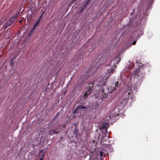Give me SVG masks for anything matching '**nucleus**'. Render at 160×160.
Masks as SVG:
<instances>
[{
    "label": "nucleus",
    "instance_id": "ddd939ff",
    "mask_svg": "<svg viewBox=\"0 0 160 160\" xmlns=\"http://www.w3.org/2000/svg\"><path fill=\"white\" fill-rule=\"evenodd\" d=\"M90 1H91V0H87V1H86L85 2V3L83 5V7L84 8L86 9V8L87 7V6H88L89 5V3L90 2Z\"/></svg>",
    "mask_w": 160,
    "mask_h": 160
},
{
    "label": "nucleus",
    "instance_id": "c756f323",
    "mask_svg": "<svg viewBox=\"0 0 160 160\" xmlns=\"http://www.w3.org/2000/svg\"><path fill=\"white\" fill-rule=\"evenodd\" d=\"M120 58H118V61H117V63L118 64V62H120Z\"/></svg>",
    "mask_w": 160,
    "mask_h": 160
},
{
    "label": "nucleus",
    "instance_id": "473e14b6",
    "mask_svg": "<svg viewBox=\"0 0 160 160\" xmlns=\"http://www.w3.org/2000/svg\"><path fill=\"white\" fill-rule=\"evenodd\" d=\"M76 0H72L71 3H72V2H73L75 1Z\"/></svg>",
    "mask_w": 160,
    "mask_h": 160
},
{
    "label": "nucleus",
    "instance_id": "dca6fc26",
    "mask_svg": "<svg viewBox=\"0 0 160 160\" xmlns=\"http://www.w3.org/2000/svg\"><path fill=\"white\" fill-rule=\"evenodd\" d=\"M78 111H79L78 106H77L76 109H75L74 111V113H78Z\"/></svg>",
    "mask_w": 160,
    "mask_h": 160
},
{
    "label": "nucleus",
    "instance_id": "20e7f679",
    "mask_svg": "<svg viewBox=\"0 0 160 160\" xmlns=\"http://www.w3.org/2000/svg\"><path fill=\"white\" fill-rule=\"evenodd\" d=\"M129 97L128 98H124L122 100L120 101L118 103V106L120 107L121 109L124 107L127 103L128 99H129Z\"/></svg>",
    "mask_w": 160,
    "mask_h": 160
},
{
    "label": "nucleus",
    "instance_id": "ea45409f",
    "mask_svg": "<svg viewBox=\"0 0 160 160\" xmlns=\"http://www.w3.org/2000/svg\"><path fill=\"white\" fill-rule=\"evenodd\" d=\"M138 39V38H137V39H136V40H137V39Z\"/></svg>",
    "mask_w": 160,
    "mask_h": 160
},
{
    "label": "nucleus",
    "instance_id": "f704fd0d",
    "mask_svg": "<svg viewBox=\"0 0 160 160\" xmlns=\"http://www.w3.org/2000/svg\"><path fill=\"white\" fill-rule=\"evenodd\" d=\"M102 92H103V93H104V94H106V93L104 92V90H102Z\"/></svg>",
    "mask_w": 160,
    "mask_h": 160
},
{
    "label": "nucleus",
    "instance_id": "4468645a",
    "mask_svg": "<svg viewBox=\"0 0 160 160\" xmlns=\"http://www.w3.org/2000/svg\"><path fill=\"white\" fill-rule=\"evenodd\" d=\"M77 106L79 111H80L81 109L83 110L86 109V107L83 105H78Z\"/></svg>",
    "mask_w": 160,
    "mask_h": 160
},
{
    "label": "nucleus",
    "instance_id": "bb28decb",
    "mask_svg": "<svg viewBox=\"0 0 160 160\" xmlns=\"http://www.w3.org/2000/svg\"><path fill=\"white\" fill-rule=\"evenodd\" d=\"M45 152H44L40 156V158H42V157L43 156V157H44V156L45 155Z\"/></svg>",
    "mask_w": 160,
    "mask_h": 160
},
{
    "label": "nucleus",
    "instance_id": "f8f14e48",
    "mask_svg": "<svg viewBox=\"0 0 160 160\" xmlns=\"http://www.w3.org/2000/svg\"><path fill=\"white\" fill-rule=\"evenodd\" d=\"M18 56V55H17L15 57L11 59L10 65L12 67L13 66H14V62L13 61V60L16 58Z\"/></svg>",
    "mask_w": 160,
    "mask_h": 160
},
{
    "label": "nucleus",
    "instance_id": "a211bd4d",
    "mask_svg": "<svg viewBox=\"0 0 160 160\" xmlns=\"http://www.w3.org/2000/svg\"><path fill=\"white\" fill-rule=\"evenodd\" d=\"M15 20V18H14L13 17V18H11L8 21H10V22H11V23L12 24V23Z\"/></svg>",
    "mask_w": 160,
    "mask_h": 160
},
{
    "label": "nucleus",
    "instance_id": "f257e3e1",
    "mask_svg": "<svg viewBox=\"0 0 160 160\" xmlns=\"http://www.w3.org/2000/svg\"><path fill=\"white\" fill-rule=\"evenodd\" d=\"M137 87L136 84H132L130 86L128 87L127 90L125 92L126 95L132 96L137 92Z\"/></svg>",
    "mask_w": 160,
    "mask_h": 160
},
{
    "label": "nucleus",
    "instance_id": "2f4dec72",
    "mask_svg": "<svg viewBox=\"0 0 160 160\" xmlns=\"http://www.w3.org/2000/svg\"><path fill=\"white\" fill-rule=\"evenodd\" d=\"M138 73H137V71L135 73V74H137V76H138Z\"/></svg>",
    "mask_w": 160,
    "mask_h": 160
},
{
    "label": "nucleus",
    "instance_id": "58836bf2",
    "mask_svg": "<svg viewBox=\"0 0 160 160\" xmlns=\"http://www.w3.org/2000/svg\"><path fill=\"white\" fill-rule=\"evenodd\" d=\"M142 78H143V76H142Z\"/></svg>",
    "mask_w": 160,
    "mask_h": 160
},
{
    "label": "nucleus",
    "instance_id": "2eb2a0df",
    "mask_svg": "<svg viewBox=\"0 0 160 160\" xmlns=\"http://www.w3.org/2000/svg\"><path fill=\"white\" fill-rule=\"evenodd\" d=\"M134 64L133 62L131 63L129 65L128 68L130 69H132L134 67Z\"/></svg>",
    "mask_w": 160,
    "mask_h": 160
},
{
    "label": "nucleus",
    "instance_id": "f3484780",
    "mask_svg": "<svg viewBox=\"0 0 160 160\" xmlns=\"http://www.w3.org/2000/svg\"><path fill=\"white\" fill-rule=\"evenodd\" d=\"M112 116L114 117H115L116 116H118L119 115V114L118 112H115L114 114H112Z\"/></svg>",
    "mask_w": 160,
    "mask_h": 160
},
{
    "label": "nucleus",
    "instance_id": "c9c22d12",
    "mask_svg": "<svg viewBox=\"0 0 160 160\" xmlns=\"http://www.w3.org/2000/svg\"><path fill=\"white\" fill-rule=\"evenodd\" d=\"M144 64H143L142 66V67H143V68H144Z\"/></svg>",
    "mask_w": 160,
    "mask_h": 160
},
{
    "label": "nucleus",
    "instance_id": "aec40b11",
    "mask_svg": "<svg viewBox=\"0 0 160 160\" xmlns=\"http://www.w3.org/2000/svg\"><path fill=\"white\" fill-rule=\"evenodd\" d=\"M3 19V18H2L1 20V22H0V25L1 24H2L4 22V21H5L6 20V19H4V20L2 21V20Z\"/></svg>",
    "mask_w": 160,
    "mask_h": 160
},
{
    "label": "nucleus",
    "instance_id": "6ab92c4d",
    "mask_svg": "<svg viewBox=\"0 0 160 160\" xmlns=\"http://www.w3.org/2000/svg\"><path fill=\"white\" fill-rule=\"evenodd\" d=\"M85 9V8H84L83 7H82V8H81L79 11V13H82L83 12V11H84V10Z\"/></svg>",
    "mask_w": 160,
    "mask_h": 160
},
{
    "label": "nucleus",
    "instance_id": "5701e85b",
    "mask_svg": "<svg viewBox=\"0 0 160 160\" xmlns=\"http://www.w3.org/2000/svg\"><path fill=\"white\" fill-rule=\"evenodd\" d=\"M83 58H78V60H77V62H78L79 61L80 62H82V61Z\"/></svg>",
    "mask_w": 160,
    "mask_h": 160
},
{
    "label": "nucleus",
    "instance_id": "1a4fd4ad",
    "mask_svg": "<svg viewBox=\"0 0 160 160\" xmlns=\"http://www.w3.org/2000/svg\"><path fill=\"white\" fill-rule=\"evenodd\" d=\"M92 110H94L95 109V111H96V110L98 109L99 105L98 104L95 103L94 104V105L93 104H92Z\"/></svg>",
    "mask_w": 160,
    "mask_h": 160
},
{
    "label": "nucleus",
    "instance_id": "423d86ee",
    "mask_svg": "<svg viewBox=\"0 0 160 160\" xmlns=\"http://www.w3.org/2000/svg\"><path fill=\"white\" fill-rule=\"evenodd\" d=\"M119 86L118 82L117 81L114 84H112V85L111 86V89L114 91L116 90L118 88Z\"/></svg>",
    "mask_w": 160,
    "mask_h": 160
},
{
    "label": "nucleus",
    "instance_id": "7ed1b4c3",
    "mask_svg": "<svg viewBox=\"0 0 160 160\" xmlns=\"http://www.w3.org/2000/svg\"><path fill=\"white\" fill-rule=\"evenodd\" d=\"M94 84L93 82H92L89 83V86L87 87L86 89V91L84 93V99H87L88 98V96L92 92L93 89Z\"/></svg>",
    "mask_w": 160,
    "mask_h": 160
},
{
    "label": "nucleus",
    "instance_id": "39448f33",
    "mask_svg": "<svg viewBox=\"0 0 160 160\" xmlns=\"http://www.w3.org/2000/svg\"><path fill=\"white\" fill-rule=\"evenodd\" d=\"M78 83L77 86L74 88L73 89V92H75L77 90L80 91L82 90V81H81L80 80L78 81Z\"/></svg>",
    "mask_w": 160,
    "mask_h": 160
},
{
    "label": "nucleus",
    "instance_id": "7c9ffc66",
    "mask_svg": "<svg viewBox=\"0 0 160 160\" xmlns=\"http://www.w3.org/2000/svg\"><path fill=\"white\" fill-rule=\"evenodd\" d=\"M43 156H42V158H40V160H43Z\"/></svg>",
    "mask_w": 160,
    "mask_h": 160
},
{
    "label": "nucleus",
    "instance_id": "6e6552de",
    "mask_svg": "<svg viewBox=\"0 0 160 160\" xmlns=\"http://www.w3.org/2000/svg\"><path fill=\"white\" fill-rule=\"evenodd\" d=\"M49 133L50 135L52 136L55 134H57L58 133V132L56 130L51 129L49 130Z\"/></svg>",
    "mask_w": 160,
    "mask_h": 160
},
{
    "label": "nucleus",
    "instance_id": "4be33fe9",
    "mask_svg": "<svg viewBox=\"0 0 160 160\" xmlns=\"http://www.w3.org/2000/svg\"><path fill=\"white\" fill-rule=\"evenodd\" d=\"M19 14V13H17L13 17L15 18V19L18 16Z\"/></svg>",
    "mask_w": 160,
    "mask_h": 160
},
{
    "label": "nucleus",
    "instance_id": "cd10ccee",
    "mask_svg": "<svg viewBox=\"0 0 160 160\" xmlns=\"http://www.w3.org/2000/svg\"><path fill=\"white\" fill-rule=\"evenodd\" d=\"M136 43V41H134V42H132V44L133 45H134Z\"/></svg>",
    "mask_w": 160,
    "mask_h": 160
},
{
    "label": "nucleus",
    "instance_id": "393cba45",
    "mask_svg": "<svg viewBox=\"0 0 160 160\" xmlns=\"http://www.w3.org/2000/svg\"><path fill=\"white\" fill-rule=\"evenodd\" d=\"M103 153L101 151L100 152V157H102L103 156Z\"/></svg>",
    "mask_w": 160,
    "mask_h": 160
},
{
    "label": "nucleus",
    "instance_id": "412c9836",
    "mask_svg": "<svg viewBox=\"0 0 160 160\" xmlns=\"http://www.w3.org/2000/svg\"><path fill=\"white\" fill-rule=\"evenodd\" d=\"M44 11H43L42 13V14H41L40 17H39V18H38V19H39V20H40L42 16V15H43V14H44Z\"/></svg>",
    "mask_w": 160,
    "mask_h": 160
},
{
    "label": "nucleus",
    "instance_id": "0eeeda50",
    "mask_svg": "<svg viewBox=\"0 0 160 160\" xmlns=\"http://www.w3.org/2000/svg\"><path fill=\"white\" fill-rule=\"evenodd\" d=\"M11 24V22H10V21H8L7 22H5L3 25V29L5 30Z\"/></svg>",
    "mask_w": 160,
    "mask_h": 160
},
{
    "label": "nucleus",
    "instance_id": "4c0bfd02",
    "mask_svg": "<svg viewBox=\"0 0 160 160\" xmlns=\"http://www.w3.org/2000/svg\"><path fill=\"white\" fill-rule=\"evenodd\" d=\"M66 92H64V94H65V93H66Z\"/></svg>",
    "mask_w": 160,
    "mask_h": 160
},
{
    "label": "nucleus",
    "instance_id": "9b49d317",
    "mask_svg": "<svg viewBox=\"0 0 160 160\" xmlns=\"http://www.w3.org/2000/svg\"><path fill=\"white\" fill-rule=\"evenodd\" d=\"M40 21V20H39V19H38L35 22V23L34 24L33 26V28H32V30H34L35 29L36 27L39 24Z\"/></svg>",
    "mask_w": 160,
    "mask_h": 160
},
{
    "label": "nucleus",
    "instance_id": "e433bc0d",
    "mask_svg": "<svg viewBox=\"0 0 160 160\" xmlns=\"http://www.w3.org/2000/svg\"><path fill=\"white\" fill-rule=\"evenodd\" d=\"M142 81V80H141V79L140 81L141 82Z\"/></svg>",
    "mask_w": 160,
    "mask_h": 160
},
{
    "label": "nucleus",
    "instance_id": "c85d7f7f",
    "mask_svg": "<svg viewBox=\"0 0 160 160\" xmlns=\"http://www.w3.org/2000/svg\"><path fill=\"white\" fill-rule=\"evenodd\" d=\"M23 21V19H21L19 21V23H21Z\"/></svg>",
    "mask_w": 160,
    "mask_h": 160
},
{
    "label": "nucleus",
    "instance_id": "72a5a7b5",
    "mask_svg": "<svg viewBox=\"0 0 160 160\" xmlns=\"http://www.w3.org/2000/svg\"><path fill=\"white\" fill-rule=\"evenodd\" d=\"M105 83H104V84H102L103 86H105Z\"/></svg>",
    "mask_w": 160,
    "mask_h": 160
},
{
    "label": "nucleus",
    "instance_id": "f03ea898",
    "mask_svg": "<svg viewBox=\"0 0 160 160\" xmlns=\"http://www.w3.org/2000/svg\"><path fill=\"white\" fill-rule=\"evenodd\" d=\"M116 61V60L114 59L112 60L111 61V64L110 65L107 66L108 68H107L106 73L109 74V75L113 73L115 70L114 67L116 66L115 63Z\"/></svg>",
    "mask_w": 160,
    "mask_h": 160
},
{
    "label": "nucleus",
    "instance_id": "a878e982",
    "mask_svg": "<svg viewBox=\"0 0 160 160\" xmlns=\"http://www.w3.org/2000/svg\"><path fill=\"white\" fill-rule=\"evenodd\" d=\"M43 150H42V149L40 151V152H39V156L41 155L40 153H42V152H43Z\"/></svg>",
    "mask_w": 160,
    "mask_h": 160
},
{
    "label": "nucleus",
    "instance_id": "9d476101",
    "mask_svg": "<svg viewBox=\"0 0 160 160\" xmlns=\"http://www.w3.org/2000/svg\"><path fill=\"white\" fill-rule=\"evenodd\" d=\"M108 124L107 123H104L103 124L102 129H105V132L107 133L108 132L107 129L108 127Z\"/></svg>",
    "mask_w": 160,
    "mask_h": 160
},
{
    "label": "nucleus",
    "instance_id": "b1692460",
    "mask_svg": "<svg viewBox=\"0 0 160 160\" xmlns=\"http://www.w3.org/2000/svg\"><path fill=\"white\" fill-rule=\"evenodd\" d=\"M58 114H57L56 115H55V117H54V118H53V121H56V118H57L58 117Z\"/></svg>",
    "mask_w": 160,
    "mask_h": 160
}]
</instances>
